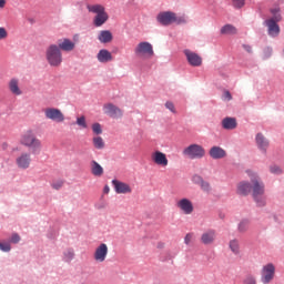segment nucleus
Segmentation results:
<instances>
[{
  "label": "nucleus",
  "instance_id": "f257e3e1",
  "mask_svg": "<svg viewBox=\"0 0 284 284\" xmlns=\"http://www.w3.org/2000/svg\"><path fill=\"white\" fill-rule=\"evenodd\" d=\"M87 10L91 14H95L93 17V26L95 28H101V26L108 23L110 16L108 14V11H105V6L101 3L87 4Z\"/></svg>",
  "mask_w": 284,
  "mask_h": 284
},
{
  "label": "nucleus",
  "instance_id": "f03ea898",
  "mask_svg": "<svg viewBox=\"0 0 284 284\" xmlns=\"http://www.w3.org/2000/svg\"><path fill=\"white\" fill-rule=\"evenodd\" d=\"M20 145L29 148L32 154H39L43 148L41 140L37 138V133L32 130H27L20 138Z\"/></svg>",
  "mask_w": 284,
  "mask_h": 284
},
{
  "label": "nucleus",
  "instance_id": "7ed1b4c3",
  "mask_svg": "<svg viewBox=\"0 0 284 284\" xmlns=\"http://www.w3.org/2000/svg\"><path fill=\"white\" fill-rule=\"evenodd\" d=\"M251 190H252V196L258 205V207H264L266 203V197H265V184L258 179L256 175L251 176Z\"/></svg>",
  "mask_w": 284,
  "mask_h": 284
},
{
  "label": "nucleus",
  "instance_id": "20e7f679",
  "mask_svg": "<svg viewBox=\"0 0 284 284\" xmlns=\"http://www.w3.org/2000/svg\"><path fill=\"white\" fill-rule=\"evenodd\" d=\"M156 21L160 22L161 26H183L187 23V19L185 16L178 17L173 11H162L156 16Z\"/></svg>",
  "mask_w": 284,
  "mask_h": 284
},
{
  "label": "nucleus",
  "instance_id": "39448f33",
  "mask_svg": "<svg viewBox=\"0 0 284 284\" xmlns=\"http://www.w3.org/2000/svg\"><path fill=\"white\" fill-rule=\"evenodd\" d=\"M45 59L51 68H59L63 63V53L57 44H50L45 50Z\"/></svg>",
  "mask_w": 284,
  "mask_h": 284
},
{
  "label": "nucleus",
  "instance_id": "423d86ee",
  "mask_svg": "<svg viewBox=\"0 0 284 284\" xmlns=\"http://www.w3.org/2000/svg\"><path fill=\"white\" fill-rule=\"evenodd\" d=\"M134 54L140 59H152L154 57V48L150 42H140L134 49Z\"/></svg>",
  "mask_w": 284,
  "mask_h": 284
},
{
  "label": "nucleus",
  "instance_id": "0eeeda50",
  "mask_svg": "<svg viewBox=\"0 0 284 284\" xmlns=\"http://www.w3.org/2000/svg\"><path fill=\"white\" fill-rule=\"evenodd\" d=\"M274 276H276V266L274 264L268 263L262 267L261 283L270 284L274 281Z\"/></svg>",
  "mask_w": 284,
  "mask_h": 284
},
{
  "label": "nucleus",
  "instance_id": "6e6552de",
  "mask_svg": "<svg viewBox=\"0 0 284 284\" xmlns=\"http://www.w3.org/2000/svg\"><path fill=\"white\" fill-rule=\"evenodd\" d=\"M183 154L189 159H203L205 156V149L199 144H191L183 150Z\"/></svg>",
  "mask_w": 284,
  "mask_h": 284
},
{
  "label": "nucleus",
  "instance_id": "1a4fd4ad",
  "mask_svg": "<svg viewBox=\"0 0 284 284\" xmlns=\"http://www.w3.org/2000/svg\"><path fill=\"white\" fill-rule=\"evenodd\" d=\"M44 116L45 119L54 121L55 123H63L65 121V115L60 109L57 108H47L44 110Z\"/></svg>",
  "mask_w": 284,
  "mask_h": 284
},
{
  "label": "nucleus",
  "instance_id": "9d476101",
  "mask_svg": "<svg viewBox=\"0 0 284 284\" xmlns=\"http://www.w3.org/2000/svg\"><path fill=\"white\" fill-rule=\"evenodd\" d=\"M278 20H270L266 19L264 21L265 28H267V34L268 37H272L273 39H276L281 34V27L278 26Z\"/></svg>",
  "mask_w": 284,
  "mask_h": 284
},
{
  "label": "nucleus",
  "instance_id": "9b49d317",
  "mask_svg": "<svg viewBox=\"0 0 284 284\" xmlns=\"http://www.w3.org/2000/svg\"><path fill=\"white\" fill-rule=\"evenodd\" d=\"M176 207H179L180 212L185 215H190L194 213V203L187 197H183L176 202Z\"/></svg>",
  "mask_w": 284,
  "mask_h": 284
},
{
  "label": "nucleus",
  "instance_id": "f8f14e48",
  "mask_svg": "<svg viewBox=\"0 0 284 284\" xmlns=\"http://www.w3.org/2000/svg\"><path fill=\"white\" fill-rule=\"evenodd\" d=\"M151 161L159 165L160 168H168L170 161L168 160V155L161 151H154L151 153Z\"/></svg>",
  "mask_w": 284,
  "mask_h": 284
},
{
  "label": "nucleus",
  "instance_id": "ddd939ff",
  "mask_svg": "<svg viewBox=\"0 0 284 284\" xmlns=\"http://www.w3.org/2000/svg\"><path fill=\"white\" fill-rule=\"evenodd\" d=\"M32 163V155L28 152L21 153L17 159H16V165L19 168V170H28L30 168V164Z\"/></svg>",
  "mask_w": 284,
  "mask_h": 284
},
{
  "label": "nucleus",
  "instance_id": "4468645a",
  "mask_svg": "<svg viewBox=\"0 0 284 284\" xmlns=\"http://www.w3.org/2000/svg\"><path fill=\"white\" fill-rule=\"evenodd\" d=\"M103 112L111 116V119H121L123 116V111L112 103L104 104Z\"/></svg>",
  "mask_w": 284,
  "mask_h": 284
},
{
  "label": "nucleus",
  "instance_id": "2eb2a0df",
  "mask_svg": "<svg viewBox=\"0 0 284 284\" xmlns=\"http://www.w3.org/2000/svg\"><path fill=\"white\" fill-rule=\"evenodd\" d=\"M184 54L186 57V61L193 68H200V65H203V58H201V55H199L197 53L186 49L184 50Z\"/></svg>",
  "mask_w": 284,
  "mask_h": 284
},
{
  "label": "nucleus",
  "instance_id": "dca6fc26",
  "mask_svg": "<svg viewBox=\"0 0 284 284\" xmlns=\"http://www.w3.org/2000/svg\"><path fill=\"white\" fill-rule=\"evenodd\" d=\"M93 258H94V261H97V263H103L105 261V258H108V244H105V243L100 244L95 248Z\"/></svg>",
  "mask_w": 284,
  "mask_h": 284
},
{
  "label": "nucleus",
  "instance_id": "f3484780",
  "mask_svg": "<svg viewBox=\"0 0 284 284\" xmlns=\"http://www.w3.org/2000/svg\"><path fill=\"white\" fill-rule=\"evenodd\" d=\"M57 47L59 48L60 52H72L74 48H77V43L68 38H62L58 40Z\"/></svg>",
  "mask_w": 284,
  "mask_h": 284
},
{
  "label": "nucleus",
  "instance_id": "a211bd4d",
  "mask_svg": "<svg viewBox=\"0 0 284 284\" xmlns=\"http://www.w3.org/2000/svg\"><path fill=\"white\" fill-rule=\"evenodd\" d=\"M112 185H113L116 194H131L132 193V187H130L128 183L120 182L118 180H113Z\"/></svg>",
  "mask_w": 284,
  "mask_h": 284
},
{
  "label": "nucleus",
  "instance_id": "6ab92c4d",
  "mask_svg": "<svg viewBox=\"0 0 284 284\" xmlns=\"http://www.w3.org/2000/svg\"><path fill=\"white\" fill-rule=\"evenodd\" d=\"M200 241L203 245H214V242L216 241V231L209 230L202 233Z\"/></svg>",
  "mask_w": 284,
  "mask_h": 284
},
{
  "label": "nucleus",
  "instance_id": "aec40b11",
  "mask_svg": "<svg viewBox=\"0 0 284 284\" xmlns=\"http://www.w3.org/2000/svg\"><path fill=\"white\" fill-rule=\"evenodd\" d=\"M255 143L261 152H267V149L270 148V141L267 140V138H265V135H263V133L256 134Z\"/></svg>",
  "mask_w": 284,
  "mask_h": 284
},
{
  "label": "nucleus",
  "instance_id": "412c9836",
  "mask_svg": "<svg viewBox=\"0 0 284 284\" xmlns=\"http://www.w3.org/2000/svg\"><path fill=\"white\" fill-rule=\"evenodd\" d=\"M209 155L211 159L219 161L221 159H225V156H227V152H225V149L221 146H212L209 151Z\"/></svg>",
  "mask_w": 284,
  "mask_h": 284
},
{
  "label": "nucleus",
  "instance_id": "4be33fe9",
  "mask_svg": "<svg viewBox=\"0 0 284 284\" xmlns=\"http://www.w3.org/2000/svg\"><path fill=\"white\" fill-rule=\"evenodd\" d=\"M97 59L100 63H110V61H114L112 52H110L108 49H101L98 52Z\"/></svg>",
  "mask_w": 284,
  "mask_h": 284
},
{
  "label": "nucleus",
  "instance_id": "5701e85b",
  "mask_svg": "<svg viewBox=\"0 0 284 284\" xmlns=\"http://www.w3.org/2000/svg\"><path fill=\"white\" fill-rule=\"evenodd\" d=\"M9 90L11 94H14L16 97H21V94H23L19 88V80L17 78H13L9 81Z\"/></svg>",
  "mask_w": 284,
  "mask_h": 284
},
{
  "label": "nucleus",
  "instance_id": "b1692460",
  "mask_svg": "<svg viewBox=\"0 0 284 284\" xmlns=\"http://www.w3.org/2000/svg\"><path fill=\"white\" fill-rule=\"evenodd\" d=\"M252 192V185L248 182H240L237 184V194L241 196H247Z\"/></svg>",
  "mask_w": 284,
  "mask_h": 284
},
{
  "label": "nucleus",
  "instance_id": "393cba45",
  "mask_svg": "<svg viewBox=\"0 0 284 284\" xmlns=\"http://www.w3.org/2000/svg\"><path fill=\"white\" fill-rule=\"evenodd\" d=\"M98 39L100 43H111L113 36L110 30H102L100 31Z\"/></svg>",
  "mask_w": 284,
  "mask_h": 284
},
{
  "label": "nucleus",
  "instance_id": "a878e982",
  "mask_svg": "<svg viewBox=\"0 0 284 284\" xmlns=\"http://www.w3.org/2000/svg\"><path fill=\"white\" fill-rule=\"evenodd\" d=\"M236 119L235 118H224L222 120V126L224 130H236Z\"/></svg>",
  "mask_w": 284,
  "mask_h": 284
},
{
  "label": "nucleus",
  "instance_id": "bb28decb",
  "mask_svg": "<svg viewBox=\"0 0 284 284\" xmlns=\"http://www.w3.org/2000/svg\"><path fill=\"white\" fill-rule=\"evenodd\" d=\"M91 174H93V176H103V166L94 160L91 161Z\"/></svg>",
  "mask_w": 284,
  "mask_h": 284
},
{
  "label": "nucleus",
  "instance_id": "cd10ccee",
  "mask_svg": "<svg viewBox=\"0 0 284 284\" xmlns=\"http://www.w3.org/2000/svg\"><path fill=\"white\" fill-rule=\"evenodd\" d=\"M270 12H271L272 17L268 18V20L281 21L283 19V17L281 16V8L280 7L271 8Z\"/></svg>",
  "mask_w": 284,
  "mask_h": 284
},
{
  "label": "nucleus",
  "instance_id": "c85d7f7f",
  "mask_svg": "<svg viewBox=\"0 0 284 284\" xmlns=\"http://www.w3.org/2000/svg\"><path fill=\"white\" fill-rule=\"evenodd\" d=\"M229 247L233 254H241V244L239 243V240H231Z\"/></svg>",
  "mask_w": 284,
  "mask_h": 284
},
{
  "label": "nucleus",
  "instance_id": "c756f323",
  "mask_svg": "<svg viewBox=\"0 0 284 284\" xmlns=\"http://www.w3.org/2000/svg\"><path fill=\"white\" fill-rule=\"evenodd\" d=\"M92 141H93V148H95V150H103V148H105V141H103V138L94 136Z\"/></svg>",
  "mask_w": 284,
  "mask_h": 284
},
{
  "label": "nucleus",
  "instance_id": "7c9ffc66",
  "mask_svg": "<svg viewBox=\"0 0 284 284\" xmlns=\"http://www.w3.org/2000/svg\"><path fill=\"white\" fill-rule=\"evenodd\" d=\"M237 30L236 27L232 24H225L221 28V34H236Z\"/></svg>",
  "mask_w": 284,
  "mask_h": 284
},
{
  "label": "nucleus",
  "instance_id": "2f4dec72",
  "mask_svg": "<svg viewBox=\"0 0 284 284\" xmlns=\"http://www.w3.org/2000/svg\"><path fill=\"white\" fill-rule=\"evenodd\" d=\"M73 258H74V250L69 248L63 252V261H65V263H70V261H72Z\"/></svg>",
  "mask_w": 284,
  "mask_h": 284
},
{
  "label": "nucleus",
  "instance_id": "473e14b6",
  "mask_svg": "<svg viewBox=\"0 0 284 284\" xmlns=\"http://www.w3.org/2000/svg\"><path fill=\"white\" fill-rule=\"evenodd\" d=\"M77 125H79V128H82V130L88 129V122L85 121L84 115L77 118Z\"/></svg>",
  "mask_w": 284,
  "mask_h": 284
},
{
  "label": "nucleus",
  "instance_id": "72a5a7b5",
  "mask_svg": "<svg viewBox=\"0 0 284 284\" xmlns=\"http://www.w3.org/2000/svg\"><path fill=\"white\" fill-rule=\"evenodd\" d=\"M248 227H250V222L242 221V222H240L237 230H239V232H241L243 234V233L247 232Z\"/></svg>",
  "mask_w": 284,
  "mask_h": 284
},
{
  "label": "nucleus",
  "instance_id": "f704fd0d",
  "mask_svg": "<svg viewBox=\"0 0 284 284\" xmlns=\"http://www.w3.org/2000/svg\"><path fill=\"white\" fill-rule=\"evenodd\" d=\"M200 187L203 192H210L212 190L210 182L204 181V180L200 183Z\"/></svg>",
  "mask_w": 284,
  "mask_h": 284
},
{
  "label": "nucleus",
  "instance_id": "c9c22d12",
  "mask_svg": "<svg viewBox=\"0 0 284 284\" xmlns=\"http://www.w3.org/2000/svg\"><path fill=\"white\" fill-rule=\"evenodd\" d=\"M92 131L94 134H103V129H101L100 123H93L92 124Z\"/></svg>",
  "mask_w": 284,
  "mask_h": 284
},
{
  "label": "nucleus",
  "instance_id": "e433bc0d",
  "mask_svg": "<svg viewBox=\"0 0 284 284\" xmlns=\"http://www.w3.org/2000/svg\"><path fill=\"white\" fill-rule=\"evenodd\" d=\"M233 7L241 10L245 6V0H232Z\"/></svg>",
  "mask_w": 284,
  "mask_h": 284
},
{
  "label": "nucleus",
  "instance_id": "4c0bfd02",
  "mask_svg": "<svg viewBox=\"0 0 284 284\" xmlns=\"http://www.w3.org/2000/svg\"><path fill=\"white\" fill-rule=\"evenodd\" d=\"M51 187L53 190H59L60 187H63V180L52 182Z\"/></svg>",
  "mask_w": 284,
  "mask_h": 284
},
{
  "label": "nucleus",
  "instance_id": "58836bf2",
  "mask_svg": "<svg viewBox=\"0 0 284 284\" xmlns=\"http://www.w3.org/2000/svg\"><path fill=\"white\" fill-rule=\"evenodd\" d=\"M165 108L168 110H170V112H172L173 114H176V108H174V103L173 102L168 101L165 103Z\"/></svg>",
  "mask_w": 284,
  "mask_h": 284
},
{
  "label": "nucleus",
  "instance_id": "ea45409f",
  "mask_svg": "<svg viewBox=\"0 0 284 284\" xmlns=\"http://www.w3.org/2000/svg\"><path fill=\"white\" fill-rule=\"evenodd\" d=\"M203 181V176L195 174L192 176V183H194L195 185H200V183Z\"/></svg>",
  "mask_w": 284,
  "mask_h": 284
},
{
  "label": "nucleus",
  "instance_id": "a19ab883",
  "mask_svg": "<svg viewBox=\"0 0 284 284\" xmlns=\"http://www.w3.org/2000/svg\"><path fill=\"white\" fill-rule=\"evenodd\" d=\"M3 39H8V30H6L3 27H0V41H3Z\"/></svg>",
  "mask_w": 284,
  "mask_h": 284
},
{
  "label": "nucleus",
  "instance_id": "79ce46f5",
  "mask_svg": "<svg viewBox=\"0 0 284 284\" xmlns=\"http://www.w3.org/2000/svg\"><path fill=\"white\" fill-rule=\"evenodd\" d=\"M244 284H256V277L252 276V275H248L245 277Z\"/></svg>",
  "mask_w": 284,
  "mask_h": 284
},
{
  "label": "nucleus",
  "instance_id": "37998d69",
  "mask_svg": "<svg viewBox=\"0 0 284 284\" xmlns=\"http://www.w3.org/2000/svg\"><path fill=\"white\" fill-rule=\"evenodd\" d=\"M192 239H194V234L193 233H187L184 237L185 245H190V243H192Z\"/></svg>",
  "mask_w": 284,
  "mask_h": 284
},
{
  "label": "nucleus",
  "instance_id": "c03bdc74",
  "mask_svg": "<svg viewBox=\"0 0 284 284\" xmlns=\"http://www.w3.org/2000/svg\"><path fill=\"white\" fill-rule=\"evenodd\" d=\"M0 250H1L2 252H10V250H11L10 244H8V243H1V242H0Z\"/></svg>",
  "mask_w": 284,
  "mask_h": 284
},
{
  "label": "nucleus",
  "instance_id": "a18cd8bd",
  "mask_svg": "<svg viewBox=\"0 0 284 284\" xmlns=\"http://www.w3.org/2000/svg\"><path fill=\"white\" fill-rule=\"evenodd\" d=\"M270 172H272V174H281V168L274 165L270 168Z\"/></svg>",
  "mask_w": 284,
  "mask_h": 284
},
{
  "label": "nucleus",
  "instance_id": "49530a36",
  "mask_svg": "<svg viewBox=\"0 0 284 284\" xmlns=\"http://www.w3.org/2000/svg\"><path fill=\"white\" fill-rule=\"evenodd\" d=\"M19 241H21V236H19L17 233H13L11 236V243H19Z\"/></svg>",
  "mask_w": 284,
  "mask_h": 284
},
{
  "label": "nucleus",
  "instance_id": "de8ad7c7",
  "mask_svg": "<svg viewBox=\"0 0 284 284\" xmlns=\"http://www.w3.org/2000/svg\"><path fill=\"white\" fill-rule=\"evenodd\" d=\"M223 97L226 101H232V93H230V91H224Z\"/></svg>",
  "mask_w": 284,
  "mask_h": 284
},
{
  "label": "nucleus",
  "instance_id": "09e8293b",
  "mask_svg": "<svg viewBox=\"0 0 284 284\" xmlns=\"http://www.w3.org/2000/svg\"><path fill=\"white\" fill-rule=\"evenodd\" d=\"M243 49L248 52L252 53V48L250 47V44H243Z\"/></svg>",
  "mask_w": 284,
  "mask_h": 284
},
{
  "label": "nucleus",
  "instance_id": "8fccbe9b",
  "mask_svg": "<svg viewBox=\"0 0 284 284\" xmlns=\"http://www.w3.org/2000/svg\"><path fill=\"white\" fill-rule=\"evenodd\" d=\"M6 8V0H0V10Z\"/></svg>",
  "mask_w": 284,
  "mask_h": 284
},
{
  "label": "nucleus",
  "instance_id": "3c124183",
  "mask_svg": "<svg viewBox=\"0 0 284 284\" xmlns=\"http://www.w3.org/2000/svg\"><path fill=\"white\" fill-rule=\"evenodd\" d=\"M103 192H104V194H109L110 193V186H104Z\"/></svg>",
  "mask_w": 284,
  "mask_h": 284
},
{
  "label": "nucleus",
  "instance_id": "603ef678",
  "mask_svg": "<svg viewBox=\"0 0 284 284\" xmlns=\"http://www.w3.org/2000/svg\"><path fill=\"white\" fill-rule=\"evenodd\" d=\"M267 50V52H268V54H272V49H266Z\"/></svg>",
  "mask_w": 284,
  "mask_h": 284
}]
</instances>
